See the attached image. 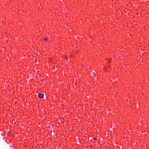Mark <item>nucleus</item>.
I'll list each match as a JSON object with an SVG mask.
<instances>
[{
    "mask_svg": "<svg viewBox=\"0 0 149 149\" xmlns=\"http://www.w3.org/2000/svg\"><path fill=\"white\" fill-rule=\"evenodd\" d=\"M93 139L94 140H97V138L95 137H94V138H93Z\"/></svg>",
    "mask_w": 149,
    "mask_h": 149,
    "instance_id": "nucleus-6",
    "label": "nucleus"
},
{
    "mask_svg": "<svg viewBox=\"0 0 149 149\" xmlns=\"http://www.w3.org/2000/svg\"><path fill=\"white\" fill-rule=\"evenodd\" d=\"M110 68V67L109 65L107 66H104V67L103 70L105 72H107L109 70V68Z\"/></svg>",
    "mask_w": 149,
    "mask_h": 149,
    "instance_id": "nucleus-1",
    "label": "nucleus"
},
{
    "mask_svg": "<svg viewBox=\"0 0 149 149\" xmlns=\"http://www.w3.org/2000/svg\"><path fill=\"white\" fill-rule=\"evenodd\" d=\"M78 51V50H77L76 49L74 50L73 51V52L74 53L73 54V55L71 54V56L72 57L73 56H74V54H76L77 53Z\"/></svg>",
    "mask_w": 149,
    "mask_h": 149,
    "instance_id": "nucleus-2",
    "label": "nucleus"
},
{
    "mask_svg": "<svg viewBox=\"0 0 149 149\" xmlns=\"http://www.w3.org/2000/svg\"><path fill=\"white\" fill-rule=\"evenodd\" d=\"M38 97L40 98H42L44 97V94L42 93H39L38 95Z\"/></svg>",
    "mask_w": 149,
    "mask_h": 149,
    "instance_id": "nucleus-3",
    "label": "nucleus"
},
{
    "mask_svg": "<svg viewBox=\"0 0 149 149\" xmlns=\"http://www.w3.org/2000/svg\"><path fill=\"white\" fill-rule=\"evenodd\" d=\"M63 57L65 59H67L68 58V57H67V56L65 54L63 55Z\"/></svg>",
    "mask_w": 149,
    "mask_h": 149,
    "instance_id": "nucleus-4",
    "label": "nucleus"
},
{
    "mask_svg": "<svg viewBox=\"0 0 149 149\" xmlns=\"http://www.w3.org/2000/svg\"><path fill=\"white\" fill-rule=\"evenodd\" d=\"M48 38H46L45 39H44V40L45 41H47L48 40Z\"/></svg>",
    "mask_w": 149,
    "mask_h": 149,
    "instance_id": "nucleus-5",
    "label": "nucleus"
},
{
    "mask_svg": "<svg viewBox=\"0 0 149 149\" xmlns=\"http://www.w3.org/2000/svg\"><path fill=\"white\" fill-rule=\"evenodd\" d=\"M109 61L108 62V63H109L111 62V60L110 59H108Z\"/></svg>",
    "mask_w": 149,
    "mask_h": 149,
    "instance_id": "nucleus-7",
    "label": "nucleus"
},
{
    "mask_svg": "<svg viewBox=\"0 0 149 149\" xmlns=\"http://www.w3.org/2000/svg\"><path fill=\"white\" fill-rule=\"evenodd\" d=\"M49 61H50H50H52V59H51V58H49Z\"/></svg>",
    "mask_w": 149,
    "mask_h": 149,
    "instance_id": "nucleus-8",
    "label": "nucleus"
}]
</instances>
